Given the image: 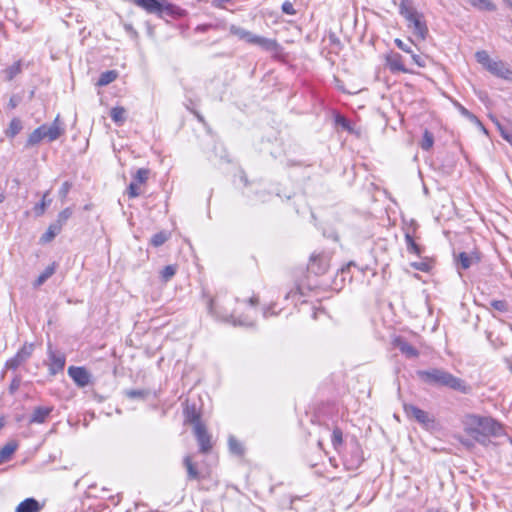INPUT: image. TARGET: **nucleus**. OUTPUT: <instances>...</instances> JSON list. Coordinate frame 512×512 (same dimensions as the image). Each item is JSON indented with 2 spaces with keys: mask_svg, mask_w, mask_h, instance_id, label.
<instances>
[{
  "mask_svg": "<svg viewBox=\"0 0 512 512\" xmlns=\"http://www.w3.org/2000/svg\"><path fill=\"white\" fill-rule=\"evenodd\" d=\"M465 431L478 443L487 445L491 436L502 434V427L491 417L468 415L465 420Z\"/></svg>",
  "mask_w": 512,
  "mask_h": 512,
  "instance_id": "1",
  "label": "nucleus"
},
{
  "mask_svg": "<svg viewBox=\"0 0 512 512\" xmlns=\"http://www.w3.org/2000/svg\"><path fill=\"white\" fill-rule=\"evenodd\" d=\"M417 375L423 382L429 385L444 386L462 393H467L469 390V387L462 379L443 369L420 370L417 371Z\"/></svg>",
  "mask_w": 512,
  "mask_h": 512,
  "instance_id": "2",
  "label": "nucleus"
},
{
  "mask_svg": "<svg viewBox=\"0 0 512 512\" xmlns=\"http://www.w3.org/2000/svg\"><path fill=\"white\" fill-rule=\"evenodd\" d=\"M134 4L143 9L148 14H154L159 17L163 15L168 16H182V10L174 4L169 3L167 0H134Z\"/></svg>",
  "mask_w": 512,
  "mask_h": 512,
  "instance_id": "3",
  "label": "nucleus"
},
{
  "mask_svg": "<svg viewBox=\"0 0 512 512\" xmlns=\"http://www.w3.org/2000/svg\"><path fill=\"white\" fill-rule=\"evenodd\" d=\"M208 311L210 314L214 315L218 319H221L225 322L232 323L233 325L240 326H252V321L247 318H238L236 319L231 311L224 308L220 303L219 298L210 299L208 302Z\"/></svg>",
  "mask_w": 512,
  "mask_h": 512,
  "instance_id": "4",
  "label": "nucleus"
},
{
  "mask_svg": "<svg viewBox=\"0 0 512 512\" xmlns=\"http://www.w3.org/2000/svg\"><path fill=\"white\" fill-rule=\"evenodd\" d=\"M330 265V257L326 253H313L310 257L308 270L315 275L326 273Z\"/></svg>",
  "mask_w": 512,
  "mask_h": 512,
  "instance_id": "5",
  "label": "nucleus"
},
{
  "mask_svg": "<svg viewBox=\"0 0 512 512\" xmlns=\"http://www.w3.org/2000/svg\"><path fill=\"white\" fill-rule=\"evenodd\" d=\"M33 350V344H24L19 351L6 362V367L12 370L17 369L31 357Z\"/></svg>",
  "mask_w": 512,
  "mask_h": 512,
  "instance_id": "6",
  "label": "nucleus"
},
{
  "mask_svg": "<svg viewBox=\"0 0 512 512\" xmlns=\"http://www.w3.org/2000/svg\"><path fill=\"white\" fill-rule=\"evenodd\" d=\"M43 128V137L47 139L49 142L57 140L61 135L64 134L65 128L63 123L60 120V116L57 115L51 125H41Z\"/></svg>",
  "mask_w": 512,
  "mask_h": 512,
  "instance_id": "7",
  "label": "nucleus"
},
{
  "mask_svg": "<svg viewBox=\"0 0 512 512\" xmlns=\"http://www.w3.org/2000/svg\"><path fill=\"white\" fill-rule=\"evenodd\" d=\"M404 411L409 418L415 419L418 423L424 426H429L434 422L433 418H431L426 411L412 404H405Z\"/></svg>",
  "mask_w": 512,
  "mask_h": 512,
  "instance_id": "8",
  "label": "nucleus"
},
{
  "mask_svg": "<svg viewBox=\"0 0 512 512\" xmlns=\"http://www.w3.org/2000/svg\"><path fill=\"white\" fill-rule=\"evenodd\" d=\"M194 434L200 447V452L208 453L212 449L211 436L203 424H197L194 428Z\"/></svg>",
  "mask_w": 512,
  "mask_h": 512,
  "instance_id": "9",
  "label": "nucleus"
},
{
  "mask_svg": "<svg viewBox=\"0 0 512 512\" xmlns=\"http://www.w3.org/2000/svg\"><path fill=\"white\" fill-rule=\"evenodd\" d=\"M487 70L498 78L512 82V69L501 60H495Z\"/></svg>",
  "mask_w": 512,
  "mask_h": 512,
  "instance_id": "10",
  "label": "nucleus"
},
{
  "mask_svg": "<svg viewBox=\"0 0 512 512\" xmlns=\"http://www.w3.org/2000/svg\"><path fill=\"white\" fill-rule=\"evenodd\" d=\"M68 375L79 387H85L90 383V374L84 367L70 366Z\"/></svg>",
  "mask_w": 512,
  "mask_h": 512,
  "instance_id": "11",
  "label": "nucleus"
},
{
  "mask_svg": "<svg viewBox=\"0 0 512 512\" xmlns=\"http://www.w3.org/2000/svg\"><path fill=\"white\" fill-rule=\"evenodd\" d=\"M250 44L259 46L260 48L267 52H278L280 50V45L275 39H270L255 34L251 39Z\"/></svg>",
  "mask_w": 512,
  "mask_h": 512,
  "instance_id": "12",
  "label": "nucleus"
},
{
  "mask_svg": "<svg viewBox=\"0 0 512 512\" xmlns=\"http://www.w3.org/2000/svg\"><path fill=\"white\" fill-rule=\"evenodd\" d=\"M386 64L391 72H410L403 64L402 56L399 53H391L386 57Z\"/></svg>",
  "mask_w": 512,
  "mask_h": 512,
  "instance_id": "13",
  "label": "nucleus"
},
{
  "mask_svg": "<svg viewBox=\"0 0 512 512\" xmlns=\"http://www.w3.org/2000/svg\"><path fill=\"white\" fill-rule=\"evenodd\" d=\"M53 411V407L48 406H39L36 407L29 419V423L33 424H43L47 421L48 417L50 416L51 412Z\"/></svg>",
  "mask_w": 512,
  "mask_h": 512,
  "instance_id": "14",
  "label": "nucleus"
},
{
  "mask_svg": "<svg viewBox=\"0 0 512 512\" xmlns=\"http://www.w3.org/2000/svg\"><path fill=\"white\" fill-rule=\"evenodd\" d=\"M409 27L413 29V34L420 40H424L428 34L426 23L422 20V15L408 21Z\"/></svg>",
  "mask_w": 512,
  "mask_h": 512,
  "instance_id": "15",
  "label": "nucleus"
},
{
  "mask_svg": "<svg viewBox=\"0 0 512 512\" xmlns=\"http://www.w3.org/2000/svg\"><path fill=\"white\" fill-rule=\"evenodd\" d=\"M49 371L51 375H55L62 371L65 366V357L62 354H56L52 351L49 352Z\"/></svg>",
  "mask_w": 512,
  "mask_h": 512,
  "instance_id": "16",
  "label": "nucleus"
},
{
  "mask_svg": "<svg viewBox=\"0 0 512 512\" xmlns=\"http://www.w3.org/2000/svg\"><path fill=\"white\" fill-rule=\"evenodd\" d=\"M400 14L407 20L410 21L419 15L420 13L413 7L411 0H402L400 4Z\"/></svg>",
  "mask_w": 512,
  "mask_h": 512,
  "instance_id": "17",
  "label": "nucleus"
},
{
  "mask_svg": "<svg viewBox=\"0 0 512 512\" xmlns=\"http://www.w3.org/2000/svg\"><path fill=\"white\" fill-rule=\"evenodd\" d=\"M42 506L34 498H27L20 502L16 508V512H39Z\"/></svg>",
  "mask_w": 512,
  "mask_h": 512,
  "instance_id": "18",
  "label": "nucleus"
},
{
  "mask_svg": "<svg viewBox=\"0 0 512 512\" xmlns=\"http://www.w3.org/2000/svg\"><path fill=\"white\" fill-rule=\"evenodd\" d=\"M395 345L401 353L405 354L409 358H415L419 355V352L415 347L401 338L395 340Z\"/></svg>",
  "mask_w": 512,
  "mask_h": 512,
  "instance_id": "19",
  "label": "nucleus"
},
{
  "mask_svg": "<svg viewBox=\"0 0 512 512\" xmlns=\"http://www.w3.org/2000/svg\"><path fill=\"white\" fill-rule=\"evenodd\" d=\"M230 34L238 37L241 40L246 41L247 43H251V39L253 38L254 34L240 26L237 25H230L229 27Z\"/></svg>",
  "mask_w": 512,
  "mask_h": 512,
  "instance_id": "20",
  "label": "nucleus"
},
{
  "mask_svg": "<svg viewBox=\"0 0 512 512\" xmlns=\"http://www.w3.org/2000/svg\"><path fill=\"white\" fill-rule=\"evenodd\" d=\"M183 464L187 470L188 480H199L200 479V473H199L195 463H193L192 458L190 456H186L184 458Z\"/></svg>",
  "mask_w": 512,
  "mask_h": 512,
  "instance_id": "21",
  "label": "nucleus"
},
{
  "mask_svg": "<svg viewBox=\"0 0 512 512\" xmlns=\"http://www.w3.org/2000/svg\"><path fill=\"white\" fill-rule=\"evenodd\" d=\"M57 264L53 262L51 265L47 266L45 270L38 276V278L34 281V287L38 288L43 285L56 271Z\"/></svg>",
  "mask_w": 512,
  "mask_h": 512,
  "instance_id": "22",
  "label": "nucleus"
},
{
  "mask_svg": "<svg viewBox=\"0 0 512 512\" xmlns=\"http://www.w3.org/2000/svg\"><path fill=\"white\" fill-rule=\"evenodd\" d=\"M62 228L55 222L51 223L47 231L41 236L40 242L45 244L51 242L61 232Z\"/></svg>",
  "mask_w": 512,
  "mask_h": 512,
  "instance_id": "23",
  "label": "nucleus"
},
{
  "mask_svg": "<svg viewBox=\"0 0 512 512\" xmlns=\"http://www.w3.org/2000/svg\"><path fill=\"white\" fill-rule=\"evenodd\" d=\"M467 2L480 11L492 12L496 10V5L491 0H467Z\"/></svg>",
  "mask_w": 512,
  "mask_h": 512,
  "instance_id": "24",
  "label": "nucleus"
},
{
  "mask_svg": "<svg viewBox=\"0 0 512 512\" xmlns=\"http://www.w3.org/2000/svg\"><path fill=\"white\" fill-rule=\"evenodd\" d=\"M110 116L116 124L122 125L126 120V110L120 106L113 107L110 111Z\"/></svg>",
  "mask_w": 512,
  "mask_h": 512,
  "instance_id": "25",
  "label": "nucleus"
},
{
  "mask_svg": "<svg viewBox=\"0 0 512 512\" xmlns=\"http://www.w3.org/2000/svg\"><path fill=\"white\" fill-rule=\"evenodd\" d=\"M43 131V128L39 126L32 133H30L26 142V147L35 146L40 143L44 139Z\"/></svg>",
  "mask_w": 512,
  "mask_h": 512,
  "instance_id": "26",
  "label": "nucleus"
},
{
  "mask_svg": "<svg viewBox=\"0 0 512 512\" xmlns=\"http://www.w3.org/2000/svg\"><path fill=\"white\" fill-rule=\"evenodd\" d=\"M118 77V73L115 70H109L101 73L97 85L98 86H106L112 83Z\"/></svg>",
  "mask_w": 512,
  "mask_h": 512,
  "instance_id": "27",
  "label": "nucleus"
},
{
  "mask_svg": "<svg viewBox=\"0 0 512 512\" xmlns=\"http://www.w3.org/2000/svg\"><path fill=\"white\" fill-rule=\"evenodd\" d=\"M21 72V62L17 61L3 71L6 81L13 80Z\"/></svg>",
  "mask_w": 512,
  "mask_h": 512,
  "instance_id": "28",
  "label": "nucleus"
},
{
  "mask_svg": "<svg viewBox=\"0 0 512 512\" xmlns=\"http://www.w3.org/2000/svg\"><path fill=\"white\" fill-rule=\"evenodd\" d=\"M49 191L45 192L40 203L36 204L34 207V213L36 216H42L46 210V208L51 204L52 199L48 198Z\"/></svg>",
  "mask_w": 512,
  "mask_h": 512,
  "instance_id": "29",
  "label": "nucleus"
},
{
  "mask_svg": "<svg viewBox=\"0 0 512 512\" xmlns=\"http://www.w3.org/2000/svg\"><path fill=\"white\" fill-rule=\"evenodd\" d=\"M186 420L194 425V428L197 424H202L200 421V414L197 412L196 407L193 405L192 407H187L185 410Z\"/></svg>",
  "mask_w": 512,
  "mask_h": 512,
  "instance_id": "30",
  "label": "nucleus"
},
{
  "mask_svg": "<svg viewBox=\"0 0 512 512\" xmlns=\"http://www.w3.org/2000/svg\"><path fill=\"white\" fill-rule=\"evenodd\" d=\"M17 446L15 443H7L0 449V463L6 462L15 452Z\"/></svg>",
  "mask_w": 512,
  "mask_h": 512,
  "instance_id": "31",
  "label": "nucleus"
},
{
  "mask_svg": "<svg viewBox=\"0 0 512 512\" xmlns=\"http://www.w3.org/2000/svg\"><path fill=\"white\" fill-rule=\"evenodd\" d=\"M475 58L477 62L483 65L486 69H488L490 65L495 61L490 58L488 52L485 50L477 51L475 53Z\"/></svg>",
  "mask_w": 512,
  "mask_h": 512,
  "instance_id": "32",
  "label": "nucleus"
},
{
  "mask_svg": "<svg viewBox=\"0 0 512 512\" xmlns=\"http://www.w3.org/2000/svg\"><path fill=\"white\" fill-rule=\"evenodd\" d=\"M177 272L176 265H167L160 271V277L163 282L170 281Z\"/></svg>",
  "mask_w": 512,
  "mask_h": 512,
  "instance_id": "33",
  "label": "nucleus"
},
{
  "mask_svg": "<svg viewBox=\"0 0 512 512\" xmlns=\"http://www.w3.org/2000/svg\"><path fill=\"white\" fill-rule=\"evenodd\" d=\"M228 446L230 452L235 455H242L244 452L242 444L232 435L228 438Z\"/></svg>",
  "mask_w": 512,
  "mask_h": 512,
  "instance_id": "34",
  "label": "nucleus"
},
{
  "mask_svg": "<svg viewBox=\"0 0 512 512\" xmlns=\"http://www.w3.org/2000/svg\"><path fill=\"white\" fill-rule=\"evenodd\" d=\"M169 236L170 234L168 232L160 231L152 236L150 243L154 247H159L169 239Z\"/></svg>",
  "mask_w": 512,
  "mask_h": 512,
  "instance_id": "35",
  "label": "nucleus"
},
{
  "mask_svg": "<svg viewBox=\"0 0 512 512\" xmlns=\"http://www.w3.org/2000/svg\"><path fill=\"white\" fill-rule=\"evenodd\" d=\"M22 129L21 121L17 118L11 120L8 129L6 130V135L8 137H15Z\"/></svg>",
  "mask_w": 512,
  "mask_h": 512,
  "instance_id": "36",
  "label": "nucleus"
},
{
  "mask_svg": "<svg viewBox=\"0 0 512 512\" xmlns=\"http://www.w3.org/2000/svg\"><path fill=\"white\" fill-rule=\"evenodd\" d=\"M405 241L408 252L413 253L415 255L421 254L422 248L414 241L413 237L410 234L405 235Z\"/></svg>",
  "mask_w": 512,
  "mask_h": 512,
  "instance_id": "37",
  "label": "nucleus"
},
{
  "mask_svg": "<svg viewBox=\"0 0 512 512\" xmlns=\"http://www.w3.org/2000/svg\"><path fill=\"white\" fill-rule=\"evenodd\" d=\"M433 144H434L433 134L431 132H429L428 130H425L423 133L421 143H420V147L423 150L428 151L432 148Z\"/></svg>",
  "mask_w": 512,
  "mask_h": 512,
  "instance_id": "38",
  "label": "nucleus"
},
{
  "mask_svg": "<svg viewBox=\"0 0 512 512\" xmlns=\"http://www.w3.org/2000/svg\"><path fill=\"white\" fill-rule=\"evenodd\" d=\"M332 445L335 449H337L339 446L343 443V433L342 430L339 427H335L332 431V437H331Z\"/></svg>",
  "mask_w": 512,
  "mask_h": 512,
  "instance_id": "39",
  "label": "nucleus"
},
{
  "mask_svg": "<svg viewBox=\"0 0 512 512\" xmlns=\"http://www.w3.org/2000/svg\"><path fill=\"white\" fill-rule=\"evenodd\" d=\"M457 262L462 269H468L472 265L473 258L469 256L466 252H461L458 255Z\"/></svg>",
  "mask_w": 512,
  "mask_h": 512,
  "instance_id": "40",
  "label": "nucleus"
},
{
  "mask_svg": "<svg viewBox=\"0 0 512 512\" xmlns=\"http://www.w3.org/2000/svg\"><path fill=\"white\" fill-rule=\"evenodd\" d=\"M71 215H72L71 208H65L58 214L57 220L55 221V223L59 224V226L62 228L63 225L67 222V220L71 217Z\"/></svg>",
  "mask_w": 512,
  "mask_h": 512,
  "instance_id": "41",
  "label": "nucleus"
},
{
  "mask_svg": "<svg viewBox=\"0 0 512 512\" xmlns=\"http://www.w3.org/2000/svg\"><path fill=\"white\" fill-rule=\"evenodd\" d=\"M225 28V24H201V25H198L196 28H195V31L196 32H207L208 30L210 29H224Z\"/></svg>",
  "mask_w": 512,
  "mask_h": 512,
  "instance_id": "42",
  "label": "nucleus"
},
{
  "mask_svg": "<svg viewBox=\"0 0 512 512\" xmlns=\"http://www.w3.org/2000/svg\"><path fill=\"white\" fill-rule=\"evenodd\" d=\"M124 394L130 399H135V398L143 399L146 397L147 392L145 390L130 389V390H126L124 392Z\"/></svg>",
  "mask_w": 512,
  "mask_h": 512,
  "instance_id": "43",
  "label": "nucleus"
},
{
  "mask_svg": "<svg viewBox=\"0 0 512 512\" xmlns=\"http://www.w3.org/2000/svg\"><path fill=\"white\" fill-rule=\"evenodd\" d=\"M148 175H149V170L148 169L140 168V169L137 170V172H136V174L134 176V179L138 183H144L148 179Z\"/></svg>",
  "mask_w": 512,
  "mask_h": 512,
  "instance_id": "44",
  "label": "nucleus"
},
{
  "mask_svg": "<svg viewBox=\"0 0 512 512\" xmlns=\"http://www.w3.org/2000/svg\"><path fill=\"white\" fill-rule=\"evenodd\" d=\"M127 194L130 198H135L140 195L138 184L131 182L127 188Z\"/></svg>",
  "mask_w": 512,
  "mask_h": 512,
  "instance_id": "45",
  "label": "nucleus"
},
{
  "mask_svg": "<svg viewBox=\"0 0 512 512\" xmlns=\"http://www.w3.org/2000/svg\"><path fill=\"white\" fill-rule=\"evenodd\" d=\"M413 62L419 67L426 66V59L418 54H415L413 51L410 53Z\"/></svg>",
  "mask_w": 512,
  "mask_h": 512,
  "instance_id": "46",
  "label": "nucleus"
},
{
  "mask_svg": "<svg viewBox=\"0 0 512 512\" xmlns=\"http://www.w3.org/2000/svg\"><path fill=\"white\" fill-rule=\"evenodd\" d=\"M70 189H71V183H69L68 181H65L59 189V196L62 199H65L67 197V194L69 193Z\"/></svg>",
  "mask_w": 512,
  "mask_h": 512,
  "instance_id": "47",
  "label": "nucleus"
},
{
  "mask_svg": "<svg viewBox=\"0 0 512 512\" xmlns=\"http://www.w3.org/2000/svg\"><path fill=\"white\" fill-rule=\"evenodd\" d=\"M491 305L494 309L504 312L507 310V303L503 300H494L491 302Z\"/></svg>",
  "mask_w": 512,
  "mask_h": 512,
  "instance_id": "48",
  "label": "nucleus"
},
{
  "mask_svg": "<svg viewBox=\"0 0 512 512\" xmlns=\"http://www.w3.org/2000/svg\"><path fill=\"white\" fill-rule=\"evenodd\" d=\"M395 44L402 51H404L406 53H409V54L412 53V49H411L410 44L405 43L404 41H402L400 39H395Z\"/></svg>",
  "mask_w": 512,
  "mask_h": 512,
  "instance_id": "49",
  "label": "nucleus"
},
{
  "mask_svg": "<svg viewBox=\"0 0 512 512\" xmlns=\"http://www.w3.org/2000/svg\"><path fill=\"white\" fill-rule=\"evenodd\" d=\"M282 11H283L285 14H288V15H293V14H295L294 7H293L292 3H291V2H289V1H285V2L282 4Z\"/></svg>",
  "mask_w": 512,
  "mask_h": 512,
  "instance_id": "50",
  "label": "nucleus"
},
{
  "mask_svg": "<svg viewBox=\"0 0 512 512\" xmlns=\"http://www.w3.org/2000/svg\"><path fill=\"white\" fill-rule=\"evenodd\" d=\"M412 266L422 272H426L429 270V265L425 262H415L412 264Z\"/></svg>",
  "mask_w": 512,
  "mask_h": 512,
  "instance_id": "51",
  "label": "nucleus"
},
{
  "mask_svg": "<svg viewBox=\"0 0 512 512\" xmlns=\"http://www.w3.org/2000/svg\"><path fill=\"white\" fill-rule=\"evenodd\" d=\"M501 136L512 145V130L500 129Z\"/></svg>",
  "mask_w": 512,
  "mask_h": 512,
  "instance_id": "52",
  "label": "nucleus"
},
{
  "mask_svg": "<svg viewBox=\"0 0 512 512\" xmlns=\"http://www.w3.org/2000/svg\"><path fill=\"white\" fill-rule=\"evenodd\" d=\"M457 107L463 116L467 118H475V116L461 104H457Z\"/></svg>",
  "mask_w": 512,
  "mask_h": 512,
  "instance_id": "53",
  "label": "nucleus"
},
{
  "mask_svg": "<svg viewBox=\"0 0 512 512\" xmlns=\"http://www.w3.org/2000/svg\"><path fill=\"white\" fill-rule=\"evenodd\" d=\"M19 104V98L17 96H12L8 102V107L10 109H14L18 106Z\"/></svg>",
  "mask_w": 512,
  "mask_h": 512,
  "instance_id": "54",
  "label": "nucleus"
},
{
  "mask_svg": "<svg viewBox=\"0 0 512 512\" xmlns=\"http://www.w3.org/2000/svg\"><path fill=\"white\" fill-rule=\"evenodd\" d=\"M20 386V379L19 378H14L10 384V390L11 392H14L16 391Z\"/></svg>",
  "mask_w": 512,
  "mask_h": 512,
  "instance_id": "55",
  "label": "nucleus"
},
{
  "mask_svg": "<svg viewBox=\"0 0 512 512\" xmlns=\"http://www.w3.org/2000/svg\"><path fill=\"white\" fill-rule=\"evenodd\" d=\"M337 123L340 124L345 129L349 128V122L347 121L346 118L342 116L337 117Z\"/></svg>",
  "mask_w": 512,
  "mask_h": 512,
  "instance_id": "56",
  "label": "nucleus"
},
{
  "mask_svg": "<svg viewBox=\"0 0 512 512\" xmlns=\"http://www.w3.org/2000/svg\"><path fill=\"white\" fill-rule=\"evenodd\" d=\"M248 302L251 306H256L258 304L259 300L257 297L253 296V297L249 298Z\"/></svg>",
  "mask_w": 512,
  "mask_h": 512,
  "instance_id": "57",
  "label": "nucleus"
},
{
  "mask_svg": "<svg viewBox=\"0 0 512 512\" xmlns=\"http://www.w3.org/2000/svg\"><path fill=\"white\" fill-rule=\"evenodd\" d=\"M269 314L273 315L274 312L271 311V308L265 309L264 312H263L264 317L265 318L268 317Z\"/></svg>",
  "mask_w": 512,
  "mask_h": 512,
  "instance_id": "58",
  "label": "nucleus"
},
{
  "mask_svg": "<svg viewBox=\"0 0 512 512\" xmlns=\"http://www.w3.org/2000/svg\"><path fill=\"white\" fill-rule=\"evenodd\" d=\"M462 443H463L464 445H466V446H470V445H471V443H470L468 440H467V441H462Z\"/></svg>",
  "mask_w": 512,
  "mask_h": 512,
  "instance_id": "59",
  "label": "nucleus"
},
{
  "mask_svg": "<svg viewBox=\"0 0 512 512\" xmlns=\"http://www.w3.org/2000/svg\"><path fill=\"white\" fill-rule=\"evenodd\" d=\"M426 512H439V511L435 510V509H428Z\"/></svg>",
  "mask_w": 512,
  "mask_h": 512,
  "instance_id": "60",
  "label": "nucleus"
},
{
  "mask_svg": "<svg viewBox=\"0 0 512 512\" xmlns=\"http://www.w3.org/2000/svg\"><path fill=\"white\" fill-rule=\"evenodd\" d=\"M4 200V196L2 194H0V203H2Z\"/></svg>",
  "mask_w": 512,
  "mask_h": 512,
  "instance_id": "61",
  "label": "nucleus"
},
{
  "mask_svg": "<svg viewBox=\"0 0 512 512\" xmlns=\"http://www.w3.org/2000/svg\"><path fill=\"white\" fill-rule=\"evenodd\" d=\"M3 425H4L3 421H2V419H0V429L3 427Z\"/></svg>",
  "mask_w": 512,
  "mask_h": 512,
  "instance_id": "62",
  "label": "nucleus"
},
{
  "mask_svg": "<svg viewBox=\"0 0 512 512\" xmlns=\"http://www.w3.org/2000/svg\"><path fill=\"white\" fill-rule=\"evenodd\" d=\"M197 117L200 121H203V118L200 115H197Z\"/></svg>",
  "mask_w": 512,
  "mask_h": 512,
  "instance_id": "63",
  "label": "nucleus"
},
{
  "mask_svg": "<svg viewBox=\"0 0 512 512\" xmlns=\"http://www.w3.org/2000/svg\"><path fill=\"white\" fill-rule=\"evenodd\" d=\"M126 29L127 30H132V27L131 26H127Z\"/></svg>",
  "mask_w": 512,
  "mask_h": 512,
  "instance_id": "64",
  "label": "nucleus"
}]
</instances>
